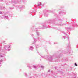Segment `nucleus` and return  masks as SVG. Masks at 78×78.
<instances>
[{"label":"nucleus","mask_w":78,"mask_h":78,"mask_svg":"<svg viewBox=\"0 0 78 78\" xmlns=\"http://www.w3.org/2000/svg\"><path fill=\"white\" fill-rule=\"evenodd\" d=\"M69 46H70V44H69Z\"/></svg>","instance_id":"a878e982"},{"label":"nucleus","mask_w":78,"mask_h":78,"mask_svg":"<svg viewBox=\"0 0 78 78\" xmlns=\"http://www.w3.org/2000/svg\"><path fill=\"white\" fill-rule=\"evenodd\" d=\"M47 59H48L49 61L51 62H55V61H53V57L49 55L47 58Z\"/></svg>","instance_id":"f257e3e1"},{"label":"nucleus","mask_w":78,"mask_h":78,"mask_svg":"<svg viewBox=\"0 0 78 78\" xmlns=\"http://www.w3.org/2000/svg\"><path fill=\"white\" fill-rule=\"evenodd\" d=\"M62 73H63V72H62Z\"/></svg>","instance_id":"412c9836"},{"label":"nucleus","mask_w":78,"mask_h":78,"mask_svg":"<svg viewBox=\"0 0 78 78\" xmlns=\"http://www.w3.org/2000/svg\"><path fill=\"white\" fill-rule=\"evenodd\" d=\"M10 48V46H8V45H5L4 46V50H7V48Z\"/></svg>","instance_id":"f03ea898"},{"label":"nucleus","mask_w":78,"mask_h":78,"mask_svg":"<svg viewBox=\"0 0 78 78\" xmlns=\"http://www.w3.org/2000/svg\"><path fill=\"white\" fill-rule=\"evenodd\" d=\"M4 19H9V18L7 16H4Z\"/></svg>","instance_id":"0eeeda50"},{"label":"nucleus","mask_w":78,"mask_h":78,"mask_svg":"<svg viewBox=\"0 0 78 78\" xmlns=\"http://www.w3.org/2000/svg\"><path fill=\"white\" fill-rule=\"evenodd\" d=\"M20 1H21V0H20Z\"/></svg>","instance_id":"5701e85b"},{"label":"nucleus","mask_w":78,"mask_h":78,"mask_svg":"<svg viewBox=\"0 0 78 78\" xmlns=\"http://www.w3.org/2000/svg\"><path fill=\"white\" fill-rule=\"evenodd\" d=\"M3 62V60L2 59L1 60V62Z\"/></svg>","instance_id":"ddd939ff"},{"label":"nucleus","mask_w":78,"mask_h":78,"mask_svg":"<svg viewBox=\"0 0 78 78\" xmlns=\"http://www.w3.org/2000/svg\"><path fill=\"white\" fill-rule=\"evenodd\" d=\"M30 78H32V77H30Z\"/></svg>","instance_id":"4be33fe9"},{"label":"nucleus","mask_w":78,"mask_h":78,"mask_svg":"<svg viewBox=\"0 0 78 78\" xmlns=\"http://www.w3.org/2000/svg\"><path fill=\"white\" fill-rule=\"evenodd\" d=\"M75 66H77V64H76V63H75Z\"/></svg>","instance_id":"9b49d317"},{"label":"nucleus","mask_w":78,"mask_h":78,"mask_svg":"<svg viewBox=\"0 0 78 78\" xmlns=\"http://www.w3.org/2000/svg\"><path fill=\"white\" fill-rule=\"evenodd\" d=\"M54 44H55V43H54Z\"/></svg>","instance_id":"bb28decb"},{"label":"nucleus","mask_w":78,"mask_h":78,"mask_svg":"<svg viewBox=\"0 0 78 78\" xmlns=\"http://www.w3.org/2000/svg\"><path fill=\"white\" fill-rule=\"evenodd\" d=\"M28 67H29V69H30V68H31V66H28Z\"/></svg>","instance_id":"4468645a"},{"label":"nucleus","mask_w":78,"mask_h":78,"mask_svg":"<svg viewBox=\"0 0 78 78\" xmlns=\"http://www.w3.org/2000/svg\"><path fill=\"white\" fill-rule=\"evenodd\" d=\"M64 39H66V37L65 36H63Z\"/></svg>","instance_id":"9d476101"},{"label":"nucleus","mask_w":78,"mask_h":78,"mask_svg":"<svg viewBox=\"0 0 78 78\" xmlns=\"http://www.w3.org/2000/svg\"><path fill=\"white\" fill-rule=\"evenodd\" d=\"M41 68H42V69H43L44 68V66H41Z\"/></svg>","instance_id":"f8f14e48"},{"label":"nucleus","mask_w":78,"mask_h":78,"mask_svg":"<svg viewBox=\"0 0 78 78\" xmlns=\"http://www.w3.org/2000/svg\"><path fill=\"white\" fill-rule=\"evenodd\" d=\"M34 42L33 43V44H35L36 42V39H35L34 38Z\"/></svg>","instance_id":"39448f33"},{"label":"nucleus","mask_w":78,"mask_h":78,"mask_svg":"<svg viewBox=\"0 0 78 78\" xmlns=\"http://www.w3.org/2000/svg\"><path fill=\"white\" fill-rule=\"evenodd\" d=\"M4 43H5V41H4Z\"/></svg>","instance_id":"6ab92c4d"},{"label":"nucleus","mask_w":78,"mask_h":78,"mask_svg":"<svg viewBox=\"0 0 78 78\" xmlns=\"http://www.w3.org/2000/svg\"><path fill=\"white\" fill-rule=\"evenodd\" d=\"M40 61H41V60H40Z\"/></svg>","instance_id":"cd10ccee"},{"label":"nucleus","mask_w":78,"mask_h":78,"mask_svg":"<svg viewBox=\"0 0 78 78\" xmlns=\"http://www.w3.org/2000/svg\"><path fill=\"white\" fill-rule=\"evenodd\" d=\"M38 5H37V6H41V2H38Z\"/></svg>","instance_id":"20e7f679"},{"label":"nucleus","mask_w":78,"mask_h":78,"mask_svg":"<svg viewBox=\"0 0 78 78\" xmlns=\"http://www.w3.org/2000/svg\"><path fill=\"white\" fill-rule=\"evenodd\" d=\"M74 78H76V77H74Z\"/></svg>","instance_id":"aec40b11"},{"label":"nucleus","mask_w":78,"mask_h":78,"mask_svg":"<svg viewBox=\"0 0 78 78\" xmlns=\"http://www.w3.org/2000/svg\"><path fill=\"white\" fill-rule=\"evenodd\" d=\"M35 30L36 31V33H37V36H39V35H40L39 33L38 32V30H37V29H36Z\"/></svg>","instance_id":"7ed1b4c3"},{"label":"nucleus","mask_w":78,"mask_h":78,"mask_svg":"<svg viewBox=\"0 0 78 78\" xmlns=\"http://www.w3.org/2000/svg\"><path fill=\"white\" fill-rule=\"evenodd\" d=\"M33 67H34V68H35V69H36V68H37V67H36V66L35 65H33Z\"/></svg>","instance_id":"6e6552de"},{"label":"nucleus","mask_w":78,"mask_h":78,"mask_svg":"<svg viewBox=\"0 0 78 78\" xmlns=\"http://www.w3.org/2000/svg\"><path fill=\"white\" fill-rule=\"evenodd\" d=\"M41 56V57H42V58H44V56H43V55H42Z\"/></svg>","instance_id":"1a4fd4ad"},{"label":"nucleus","mask_w":78,"mask_h":78,"mask_svg":"<svg viewBox=\"0 0 78 78\" xmlns=\"http://www.w3.org/2000/svg\"><path fill=\"white\" fill-rule=\"evenodd\" d=\"M8 51H10V49H8Z\"/></svg>","instance_id":"f3484780"},{"label":"nucleus","mask_w":78,"mask_h":78,"mask_svg":"<svg viewBox=\"0 0 78 78\" xmlns=\"http://www.w3.org/2000/svg\"><path fill=\"white\" fill-rule=\"evenodd\" d=\"M1 56V57H2V56Z\"/></svg>","instance_id":"393cba45"},{"label":"nucleus","mask_w":78,"mask_h":78,"mask_svg":"<svg viewBox=\"0 0 78 78\" xmlns=\"http://www.w3.org/2000/svg\"><path fill=\"white\" fill-rule=\"evenodd\" d=\"M36 48H37V46L36 47Z\"/></svg>","instance_id":"b1692460"},{"label":"nucleus","mask_w":78,"mask_h":78,"mask_svg":"<svg viewBox=\"0 0 78 78\" xmlns=\"http://www.w3.org/2000/svg\"><path fill=\"white\" fill-rule=\"evenodd\" d=\"M50 72V70H48V72Z\"/></svg>","instance_id":"2eb2a0df"},{"label":"nucleus","mask_w":78,"mask_h":78,"mask_svg":"<svg viewBox=\"0 0 78 78\" xmlns=\"http://www.w3.org/2000/svg\"><path fill=\"white\" fill-rule=\"evenodd\" d=\"M64 34H66V33H65V32H63Z\"/></svg>","instance_id":"a211bd4d"},{"label":"nucleus","mask_w":78,"mask_h":78,"mask_svg":"<svg viewBox=\"0 0 78 78\" xmlns=\"http://www.w3.org/2000/svg\"><path fill=\"white\" fill-rule=\"evenodd\" d=\"M29 49H30V50H33V46H30V47Z\"/></svg>","instance_id":"423d86ee"},{"label":"nucleus","mask_w":78,"mask_h":78,"mask_svg":"<svg viewBox=\"0 0 78 78\" xmlns=\"http://www.w3.org/2000/svg\"><path fill=\"white\" fill-rule=\"evenodd\" d=\"M2 14V12H0V14Z\"/></svg>","instance_id":"dca6fc26"}]
</instances>
